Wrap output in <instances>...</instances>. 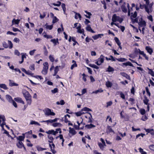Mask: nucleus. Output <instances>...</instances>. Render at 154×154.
<instances>
[{
  "mask_svg": "<svg viewBox=\"0 0 154 154\" xmlns=\"http://www.w3.org/2000/svg\"><path fill=\"white\" fill-rule=\"evenodd\" d=\"M121 66L123 67H124L125 66H131L134 67V66L133 64L129 61H128L125 63H124L121 64Z\"/></svg>",
  "mask_w": 154,
  "mask_h": 154,
  "instance_id": "obj_10",
  "label": "nucleus"
},
{
  "mask_svg": "<svg viewBox=\"0 0 154 154\" xmlns=\"http://www.w3.org/2000/svg\"><path fill=\"white\" fill-rule=\"evenodd\" d=\"M104 57L102 54H101L100 57L96 60L95 63L97 65L99 66L104 62Z\"/></svg>",
  "mask_w": 154,
  "mask_h": 154,
  "instance_id": "obj_2",
  "label": "nucleus"
},
{
  "mask_svg": "<svg viewBox=\"0 0 154 154\" xmlns=\"http://www.w3.org/2000/svg\"><path fill=\"white\" fill-rule=\"evenodd\" d=\"M145 49L150 54H152L153 52V49L149 46H147L145 47Z\"/></svg>",
  "mask_w": 154,
  "mask_h": 154,
  "instance_id": "obj_12",
  "label": "nucleus"
},
{
  "mask_svg": "<svg viewBox=\"0 0 154 154\" xmlns=\"http://www.w3.org/2000/svg\"><path fill=\"white\" fill-rule=\"evenodd\" d=\"M59 67H60V66H57L55 67L54 69V73L53 75L54 76H55L57 74L58 71L59 70Z\"/></svg>",
  "mask_w": 154,
  "mask_h": 154,
  "instance_id": "obj_26",
  "label": "nucleus"
},
{
  "mask_svg": "<svg viewBox=\"0 0 154 154\" xmlns=\"http://www.w3.org/2000/svg\"><path fill=\"white\" fill-rule=\"evenodd\" d=\"M48 72V70L46 69H44L43 68V69L42 71V73L44 75H46L47 73Z\"/></svg>",
  "mask_w": 154,
  "mask_h": 154,
  "instance_id": "obj_64",
  "label": "nucleus"
},
{
  "mask_svg": "<svg viewBox=\"0 0 154 154\" xmlns=\"http://www.w3.org/2000/svg\"><path fill=\"white\" fill-rule=\"evenodd\" d=\"M78 18L80 20H81L82 18L81 16L79 13H76L75 16V18L76 19H77Z\"/></svg>",
  "mask_w": 154,
  "mask_h": 154,
  "instance_id": "obj_35",
  "label": "nucleus"
},
{
  "mask_svg": "<svg viewBox=\"0 0 154 154\" xmlns=\"http://www.w3.org/2000/svg\"><path fill=\"white\" fill-rule=\"evenodd\" d=\"M9 85L10 86H18V84L15 82H14L13 81L11 80H9Z\"/></svg>",
  "mask_w": 154,
  "mask_h": 154,
  "instance_id": "obj_23",
  "label": "nucleus"
},
{
  "mask_svg": "<svg viewBox=\"0 0 154 154\" xmlns=\"http://www.w3.org/2000/svg\"><path fill=\"white\" fill-rule=\"evenodd\" d=\"M126 5V3L124 2L123 4L121 6V8L122 11L125 13H126L127 12V9Z\"/></svg>",
  "mask_w": 154,
  "mask_h": 154,
  "instance_id": "obj_9",
  "label": "nucleus"
},
{
  "mask_svg": "<svg viewBox=\"0 0 154 154\" xmlns=\"http://www.w3.org/2000/svg\"><path fill=\"white\" fill-rule=\"evenodd\" d=\"M57 4H56V3H51V4L54 6L59 7L60 5L61 4V2H60V1H57Z\"/></svg>",
  "mask_w": 154,
  "mask_h": 154,
  "instance_id": "obj_48",
  "label": "nucleus"
},
{
  "mask_svg": "<svg viewBox=\"0 0 154 154\" xmlns=\"http://www.w3.org/2000/svg\"><path fill=\"white\" fill-rule=\"evenodd\" d=\"M8 43L9 45V48L10 49H11L13 48V45L12 43L11 42V41L8 40Z\"/></svg>",
  "mask_w": 154,
  "mask_h": 154,
  "instance_id": "obj_61",
  "label": "nucleus"
},
{
  "mask_svg": "<svg viewBox=\"0 0 154 154\" xmlns=\"http://www.w3.org/2000/svg\"><path fill=\"white\" fill-rule=\"evenodd\" d=\"M120 74L122 76L125 77L128 80H130L131 79L130 76L124 72H120Z\"/></svg>",
  "mask_w": 154,
  "mask_h": 154,
  "instance_id": "obj_16",
  "label": "nucleus"
},
{
  "mask_svg": "<svg viewBox=\"0 0 154 154\" xmlns=\"http://www.w3.org/2000/svg\"><path fill=\"white\" fill-rule=\"evenodd\" d=\"M139 152L141 153V154H146V152L143 151V149L141 148H140L139 149Z\"/></svg>",
  "mask_w": 154,
  "mask_h": 154,
  "instance_id": "obj_57",
  "label": "nucleus"
},
{
  "mask_svg": "<svg viewBox=\"0 0 154 154\" xmlns=\"http://www.w3.org/2000/svg\"><path fill=\"white\" fill-rule=\"evenodd\" d=\"M98 145L100 147V149L102 150H103L105 146L104 144H102L100 142L98 143Z\"/></svg>",
  "mask_w": 154,
  "mask_h": 154,
  "instance_id": "obj_30",
  "label": "nucleus"
},
{
  "mask_svg": "<svg viewBox=\"0 0 154 154\" xmlns=\"http://www.w3.org/2000/svg\"><path fill=\"white\" fill-rule=\"evenodd\" d=\"M46 12H43V14H40V17L41 19H42L44 18L46 16Z\"/></svg>",
  "mask_w": 154,
  "mask_h": 154,
  "instance_id": "obj_56",
  "label": "nucleus"
},
{
  "mask_svg": "<svg viewBox=\"0 0 154 154\" xmlns=\"http://www.w3.org/2000/svg\"><path fill=\"white\" fill-rule=\"evenodd\" d=\"M85 12L88 15H85V16L86 17L89 19L90 18L91 16L92 15V14L90 12H88L87 11H85Z\"/></svg>",
  "mask_w": 154,
  "mask_h": 154,
  "instance_id": "obj_37",
  "label": "nucleus"
},
{
  "mask_svg": "<svg viewBox=\"0 0 154 154\" xmlns=\"http://www.w3.org/2000/svg\"><path fill=\"white\" fill-rule=\"evenodd\" d=\"M114 40L117 45H119L120 44H121L119 40V38L117 37H115L114 38Z\"/></svg>",
  "mask_w": 154,
  "mask_h": 154,
  "instance_id": "obj_51",
  "label": "nucleus"
},
{
  "mask_svg": "<svg viewBox=\"0 0 154 154\" xmlns=\"http://www.w3.org/2000/svg\"><path fill=\"white\" fill-rule=\"evenodd\" d=\"M114 70V69L113 67H111L110 66H109L107 68V70H106V71L110 72H113Z\"/></svg>",
  "mask_w": 154,
  "mask_h": 154,
  "instance_id": "obj_39",
  "label": "nucleus"
},
{
  "mask_svg": "<svg viewBox=\"0 0 154 154\" xmlns=\"http://www.w3.org/2000/svg\"><path fill=\"white\" fill-rule=\"evenodd\" d=\"M32 130H30V131H28L27 132L25 133L24 135H26V137L27 138H30V137L29 136L30 135H32Z\"/></svg>",
  "mask_w": 154,
  "mask_h": 154,
  "instance_id": "obj_24",
  "label": "nucleus"
},
{
  "mask_svg": "<svg viewBox=\"0 0 154 154\" xmlns=\"http://www.w3.org/2000/svg\"><path fill=\"white\" fill-rule=\"evenodd\" d=\"M112 85V83L109 81L107 82L106 83V85L108 88H111Z\"/></svg>",
  "mask_w": 154,
  "mask_h": 154,
  "instance_id": "obj_36",
  "label": "nucleus"
},
{
  "mask_svg": "<svg viewBox=\"0 0 154 154\" xmlns=\"http://www.w3.org/2000/svg\"><path fill=\"white\" fill-rule=\"evenodd\" d=\"M149 71H148V73L152 76L154 77V72L151 69H149V68H148Z\"/></svg>",
  "mask_w": 154,
  "mask_h": 154,
  "instance_id": "obj_42",
  "label": "nucleus"
},
{
  "mask_svg": "<svg viewBox=\"0 0 154 154\" xmlns=\"http://www.w3.org/2000/svg\"><path fill=\"white\" fill-rule=\"evenodd\" d=\"M145 88L146 92L148 96L150 97L151 95V93L149 91V90L148 87H146Z\"/></svg>",
  "mask_w": 154,
  "mask_h": 154,
  "instance_id": "obj_60",
  "label": "nucleus"
},
{
  "mask_svg": "<svg viewBox=\"0 0 154 154\" xmlns=\"http://www.w3.org/2000/svg\"><path fill=\"white\" fill-rule=\"evenodd\" d=\"M149 101V100L146 96H145L144 97V99L143 100V102L146 105H149V104L148 103Z\"/></svg>",
  "mask_w": 154,
  "mask_h": 154,
  "instance_id": "obj_32",
  "label": "nucleus"
},
{
  "mask_svg": "<svg viewBox=\"0 0 154 154\" xmlns=\"http://www.w3.org/2000/svg\"><path fill=\"white\" fill-rule=\"evenodd\" d=\"M25 137V136L24 134H22V136H19L17 137V139L18 140H19V141L21 142L22 141H23Z\"/></svg>",
  "mask_w": 154,
  "mask_h": 154,
  "instance_id": "obj_21",
  "label": "nucleus"
},
{
  "mask_svg": "<svg viewBox=\"0 0 154 154\" xmlns=\"http://www.w3.org/2000/svg\"><path fill=\"white\" fill-rule=\"evenodd\" d=\"M118 93H120V97L122 98L123 99H125V96L124 94L122 92H118Z\"/></svg>",
  "mask_w": 154,
  "mask_h": 154,
  "instance_id": "obj_54",
  "label": "nucleus"
},
{
  "mask_svg": "<svg viewBox=\"0 0 154 154\" xmlns=\"http://www.w3.org/2000/svg\"><path fill=\"white\" fill-rule=\"evenodd\" d=\"M96 127L95 125H93L92 124H90L86 125L85 126V127L88 129L91 128H94Z\"/></svg>",
  "mask_w": 154,
  "mask_h": 154,
  "instance_id": "obj_31",
  "label": "nucleus"
},
{
  "mask_svg": "<svg viewBox=\"0 0 154 154\" xmlns=\"http://www.w3.org/2000/svg\"><path fill=\"white\" fill-rule=\"evenodd\" d=\"M44 37L45 38H53V37L51 35H47L46 34L44 35Z\"/></svg>",
  "mask_w": 154,
  "mask_h": 154,
  "instance_id": "obj_58",
  "label": "nucleus"
},
{
  "mask_svg": "<svg viewBox=\"0 0 154 154\" xmlns=\"http://www.w3.org/2000/svg\"><path fill=\"white\" fill-rule=\"evenodd\" d=\"M116 59L119 61L121 62H125L127 60V59L124 58H116Z\"/></svg>",
  "mask_w": 154,
  "mask_h": 154,
  "instance_id": "obj_38",
  "label": "nucleus"
},
{
  "mask_svg": "<svg viewBox=\"0 0 154 154\" xmlns=\"http://www.w3.org/2000/svg\"><path fill=\"white\" fill-rule=\"evenodd\" d=\"M23 144L22 142L19 141L17 143L16 145L19 148L21 149L23 146Z\"/></svg>",
  "mask_w": 154,
  "mask_h": 154,
  "instance_id": "obj_25",
  "label": "nucleus"
},
{
  "mask_svg": "<svg viewBox=\"0 0 154 154\" xmlns=\"http://www.w3.org/2000/svg\"><path fill=\"white\" fill-rule=\"evenodd\" d=\"M49 146L51 149V151L53 154H55L56 153V151H55L54 148H55V145L53 143L51 144L50 143L49 144Z\"/></svg>",
  "mask_w": 154,
  "mask_h": 154,
  "instance_id": "obj_8",
  "label": "nucleus"
},
{
  "mask_svg": "<svg viewBox=\"0 0 154 154\" xmlns=\"http://www.w3.org/2000/svg\"><path fill=\"white\" fill-rule=\"evenodd\" d=\"M72 41L73 42H74L73 43V46H75L76 44H78V43L75 40V37H72Z\"/></svg>",
  "mask_w": 154,
  "mask_h": 154,
  "instance_id": "obj_53",
  "label": "nucleus"
},
{
  "mask_svg": "<svg viewBox=\"0 0 154 154\" xmlns=\"http://www.w3.org/2000/svg\"><path fill=\"white\" fill-rule=\"evenodd\" d=\"M85 117L86 118L88 119V123H92L93 122L92 116L90 112H87L85 116Z\"/></svg>",
  "mask_w": 154,
  "mask_h": 154,
  "instance_id": "obj_4",
  "label": "nucleus"
},
{
  "mask_svg": "<svg viewBox=\"0 0 154 154\" xmlns=\"http://www.w3.org/2000/svg\"><path fill=\"white\" fill-rule=\"evenodd\" d=\"M59 20L56 17H54L52 20V23L54 24L57 22Z\"/></svg>",
  "mask_w": 154,
  "mask_h": 154,
  "instance_id": "obj_52",
  "label": "nucleus"
},
{
  "mask_svg": "<svg viewBox=\"0 0 154 154\" xmlns=\"http://www.w3.org/2000/svg\"><path fill=\"white\" fill-rule=\"evenodd\" d=\"M140 111V114L142 115H144L146 112L145 109H141Z\"/></svg>",
  "mask_w": 154,
  "mask_h": 154,
  "instance_id": "obj_55",
  "label": "nucleus"
},
{
  "mask_svg": "<svg viewBox=\"0 0 154 154\" xmlns=\"http://www.w3.org/2000/svg\"><path fill=\"white\" fill-rule=\"evenodd\" d=\"M61 125L62 124L60 123H54L52 124V126L54 127H56L58 126L60 127Z\"/></svg>",
  "mask_w": 154,
  "mask_h": 154,
  "instance_id": "obj_44",
  "label": "nucleus"
},
{
  "mask_svg": "<svg viewBox=\"0 0 154 154\" xmlns=\"http://www.w3.org/2000/svg\"><path fill=\"white\" fill-rule=\"evenodd\" d=\"M138 50L139 53L140 54L142 55V56L144 57L145 59L147 60H148L149 57L148 56H146V54H145L144 53V52L143 51H141L139 49H137L136 48H135V52L136 53H137L138 52Z\"/></svg>",
  "mask_w": 154,
  "mask_h": 154,
  "instance_id": "obj_3",
  "label": "nucleus"
},
{
  "mask_svg": "<svg viewBox=\"0 0 154 154\" xmlns=\"http://www.w3.org/2000/svg\"><path fill=\"white\" fill-rule=\"evenodd\" d=\"M43 50H44V54L45 56H47L48 54V51L47 50L46 47L44 45L43 46Z\"/></svg>",
  "mask_w": 154,
  "mask_h": 154,
  "instance_id": "obj_34",
  "label": "nucleus"
},
{
  "mask_svg": "<svg viewBox=\"0 0 154 154\" xmlns=\"http://www.w3.org/2000/svg\"><path fill=\"white\" fill-rule=\"evenodd\" d=\"M119 16H117L116 14H113L112 17V21L113 22H115L117 21L118 18H119Z\"/></svg>",
  "mask_w": 154,
  "mask_h": 154,
  "instance_id": "obj_15",
  "label": "nucleus"
},
{
  "mask_svg": "<svg viewBox=\"0 0 154 154\" xmlns=\"http://www.w3.org/2000/svg\"><path fill=\"white\" fill-rule=\"evenodd\" d=\"M106 131L108 133H110L111 132L114 133V131L112 129L111 126L108 125L107 126V130Z\"/></svg>",
  "mask_w": 154,
  "mask_h": 154,
  "instance_id": "obj_20",
  "label": "nucleus"
},
{
  "mask_svg": "<svg viewBox=\"0 0 154 154\" xmlns=\"http://www.w3.org/2000/svg\"><path fill=\"white\" fill-rule=\"evenodd\" d=\"M43 68L45 69L48 70V62H46L43 63Z\"/></svg>",
  "mask_w": 154,
  "mask_h": 154,
  "instance_id": "obj_40",
  "label": "nucleus"
},
{
  "mask_svg": "<svg viewBox=\"0 0 154 154\" xmlns=\"http://www.w3.org/2000/svg\"><path fill=\"white\" fill-rule=\"evenodd\" d=\"M103 35H104L103 34H99L97 35H96L93 36H92V38L94 39L95 40L99 38H101L102 36H103Z\"/></svg>",
  "mask_w": 154,
  "mask_h": 154,
  "instance_id": "obj_13",
  "label": "nucleus"
},
{
  "mask_svg": "<svg viewBox=\"0 0 154 154\" xmlns=\"http://www.w3.org/2000/svg\"><path fill=\"white\" fill-rule=\"evenodd\" d=\"M72 63H74L71 65L70 67V69L72 70L73 69L74 67H77V65L75 60H72Z\"/></svg>",
  "mask_w": 154,
  "mask_h": 154,
  "instance_id": "obj_27",
  "label": "nucleus"
},
{
  "mask_svg": "<svg viewBox=\"0 0 154 154\" xmlns=\"http://www.w3.org/2000/svg\"><path fill=\"white\" fill-rule=\"evenodd\" d=\"M82 75L83 76L82 79L85 82H86L87 81L86 77H88V75H86L84 73H83L82 74Z\"/></svg>",
  "mask_w": 154,
  "mask_h": 154,
  "instance_id": "obj_50",
  "label": "nucleus"
},
{
  "mask_svg": "<svg viewBox=\"0 0 154 154\" xmlns=\"http://www.w3.org/2000/svg\"><path fill=\"white\" fill-rule=\"evenodd\" d=\"M61 7L63 9L64 12V14H65L66 11V5L64 3H62L61 5Z\"/></svg>",
  "mask_w": 154,
  "mask_h": 154,
  "instance_id": "obj_46",
  "label": "nucleus"
},
{
  "mask_svg": "<svg viewBox=\"0 0 154 154\" xmlns=\"http://www.w3.org/2000/svg\"><path fill=\"white\" fill-rule=\"evenodd\" d=\"M86 29L87 31L90 32L92 33L95 32L92 29L90 25H88L86 27Z\"/></svg>",
  "mask_w": 154,
  "mask_h": 154,
  "instance_id": "obj_17",
  "label": "nucleus"
},
{
  "mask_svg": "<svg viewBox=\"0 0 154 154\" xmlns=\"http://www.w3.org/2000/svg\"><path fill=\"white\" fill-rule=\"evenodd\" d=\"M82 110L83 111H87L88 112L92 111L91 109L87 107H85L83 108L82 109Z\"/></svg>",
  "mask_w": 154,
  "mask_h": 154,
  "instance_id": "obj_47",
  "label": "nucleus"
},
{
  "mask_svg": "<svg viewBox=\"0 0 154 154\" xmlns=\"http://www.w3.org/2000/svg\"><path fill=\"white\" fill-rule=\"evenodd\" d=\"M46 29H49V30H51L52 29L53 26V25L52 24L51 25H48V24L46 23L45 25Z\"/></svg>",
  "mask_w": 154,
  "mask_h": 154,
  "instance_id": "obj_33",
  "label": "nucleus"
},
{
  "mask_svg": "<svg viewBox=\"0 0 154 154\" xmlns=\"http://www.w3.org/2000/svg\"><path fill=\"white\" fill-rule=\"evenodd\" d=\"M48 137L49 139V140H48V142L50 143H52L54 140L53 137L51 135H48Z\"/></svg>",
  "mask_w": 154,
  "mask_h": 154,
  "instance_id": "obj_29",
  "label": "nucleus"
},
{
  "mask_svg": "<svg viewBox=\"0 0 154 154\" xmlns=\"http://www.w3.org/2000/svg\"><path fill=\"white\" fill-rule=\"evenodd\" d=\"M7 100L10 103H11L12 101L13 100L11 96L10 95H7L6 96Z\"/></svg>",
  "mask_w": 154,
  "mask_h": 154,
  "instance_id": "obj_28",
  "label": "nucleus"
},
{
  "mask_svg": "<svg viewBox=\"0 0 154 154\" xmlns=\"http://www.w3.org/2000/svg\"><path fill=\"white\" fill-rule=\"evenodd\" d=\"M45 114L48 116L55 115V113L54 112H51V109L49 108H47L46 110Z\"/></svg>",
  "mask_w": 154,
  "mask_h": 154,
  "instance_id": "obj_6",
  "label": "nucleus"
},
{
  "mask_svg": "<svg viewBox=\"0 0 154 154\" xmlns=\"http://www.w3.org/2000/svg\"><path fill=\"white\" fill-rule=\"evenodd\" d=\"M15 100L16 101H19L23 104H24L25 103L22 100L21 98H15Z\"/></svg>",
  "mask_w": 154,
  "mask_h": 154,
  "instance_id": "obj_43",
  "label": "nucleus"
},
{
  "mask_svg": "<svg viewBox=\"0 0 154 154\" xmlns=\"http://www.w3.org/2000/svg\"><path fill=\"white\" fill-rule=\"evenodd\" d=\"M50 41L51 42H52L54 43V45H56L57 44L58 45L59 43L58 41V39L57 38L56 39H51Z\"/></svg>",
  "mask_w": 154,
  "mask_h": 154,
  "instance_id": "obj_19",
  "label": "nucleus"
},
{
  "mask_svg": "<svg viewBox=\"0 0 154 154\" xmlns=\"http://www.w3.org/2000/svg\"><path fill=\"white\" fill-rule=\"evenodd\" d=\"M58 120V119L57 118H55L54 119H49L45 121H42L40 122L42 123V122H47V124H48V123H52L54 122H57Z\"/></svg>",
  "mask_w": 154,
  "mask_h": 154,
  "instance_id": "obj_7",
  "label": "nucleus"
},
{
  "mask_svg": "<svg viewBox=\"0 0 154 154\" xmlns=\"http://www.w3.org/2000/svg\"><path fill=\"white\" fill-rule=\"evenodd\" d=\"M140 8L141 9H143L145 8V11L148 13L149 14L150 12L149 9L147 5L145 4L142 5L140 3Z\"/></svg>",
  "mask_w": 154,
  "mask_h": 154,
  "instance_id": "obj_5",
  "label": "nucleus"
},
{
  "mask_svg": "<svg viewBox=\"0 0 154 154\" xmlns=\"http://www.w3.org/2000/svg\"><path fill=\"white\" fill-rule=\"evenodd\" d=\"M58 92V89L57 88H55L53 90H51V92L53 94H55Z\"/></svg>",
  "mask_w": 154,
  "mask_h": 154,
  "instance_id": "obj_62",
  "label": "nucleus"
},
{
  "mask_svg": "<svg viewBox=\"0 0 154 154\" xmlns=\"http://www.w3.org/2000/svg\"><path fill=\"white\" fill-rule=\"evenodd\" d=\"M30 124L31 125H36L38 126H41V125L38 122H35L34 121L32 120L30 123Z\"/></svg>",
  "mask_w": 154,
  "mask_h": 154,
  "instance_id": "obj_41",
  "label": "nucleus"
},
{
  "mask_svg": "<svg viewBox=\"0 0 154 154\" xmlns=\"http://www.w3.org/2000/svg\"><path fill=\"white\" fill-rule=\"evenodd\" d=\"M144 130L146 132L150 133L152 136H154V130L153 129L144 128Z\"/></svg>",
  "mask_w": 154,
  "mask_h": 154,
  "instance_id": "obj_11",
  "label": "nucleus"
},
{
  "mask_svg": "<svg viewBox=\"0 0 154 154\" xmlns=\"http://www.w3.org/2000/svg\"><path fill=\"white\" fill-rule=\"evenodd\" d=\"M0 87L5 90H7L8 88L6 85L3 84H0Z\"/></svg>",
  "mask_w": 154,
  "mask_h": 154,
  "instance_id": "obj_49",
  "label": "nucleus"
},
{
  "mask_svg": "<svg viewBox=\"0 0 154 154\" xmlns=\"http://www.w3.org/2000/svg\"><path fill=\"white\" fill-rule=\"evenodd\" d=\"M89 66L93 68L97 69H99V68L98 66L94 64H89Z\"/></svg>",
  "mask_w": 154,
  "mask_h": 154,
  "instance_id": "obj_45",
  "label": "nucleus"
},
{
  "mask_svg": "<svg viewBox=\"0 0 154 154\" xmlns=\"http://www.w3.org/2000/svg\"><path fill=\"white\" fill-rule=\"evenodd\" d=\"M22 93L27 103V105H30L32 102V96L29 92L26 90L22 91Z\"/></svg>",
  "mask_w": 154,
  "mask_h": 154,
  "instance_id": "obj_1",
  "label": "nucleus"
},
{
  "mask_svg": "<svg viewBox=\"0 0 154 154\" xmlns=\"http://www.w3.org/2000/svg\"><path fill=\"white\" fill-rule=\"evenodd\" d=\"M138 24L140 27H145L146 25V23L145 21L141 20L138 23Z\"/></svg>",
  "mask_w": 154,
  "mask_h": 154,
  "instance_id": "obj_18",
  "label": "nucleus"
},
{
  "mask_svg": "<svg viewBox=\"0 0 154 154\" xmlns=\"http://www.w3.org/2000/svg\"><path fill=\"white\" fill-rule=\"evenodd\" d=\"M131 19L133 23H137L138 22V19L137 18H136L135 19H133L131 18Z\"/></svg>",
  "mask_w": 154,
  "mask_h": 154,
  "instance_id": "obj_63",
  "label": "nucleus"
},
{
  "mask_svg": "<svg viewBox=\"0 0 154 154\" xmlns=\"http://www.w3.org/2000/svg\"><path fill=\"white\" fill-rule=\"evenodd\" d=\"M69 133H70L72 134V135H74L76 134V131L73 128H72L71 127H69Z\"/></svg>",
  "mask_w": 154,
  "mask_h": 154,
  "instance_id": "obj_22",
  "label": "nucleus"
},
{
  "mask_svg": "<svg viewBox=\"0 0 154 154\" xmlns=\"http://www.w3.org/2000/svg\"><path fill=\"white\" fill-rule=\"evenodd\" d=\"M0 119H2L3 122H5L6 121V119L4 116L0 115Z\"/></svg>",
  "mask_w": 154,
  "mask_h": 154,
  "instance_id": "obj_59",
  "label": "nucleus"
},
{
  "mask_svg": "<svg viewBox=\"0 0 154 154\" xmlns=\"http://www.w3.org/2000/svg\"><path fill=\"white\" fill-rule=\"evenodd\" d=\"M76 28L77 29V32L80 34L82 33L83 34H84V30L83 29H81V26H80H80L77 27H76Z\"/></svg>",
  "mask_w": 154,
  "mask_h": 154,
  "instance_id": "obj_14",
  "label": "nucleus"
}]
</instances>
